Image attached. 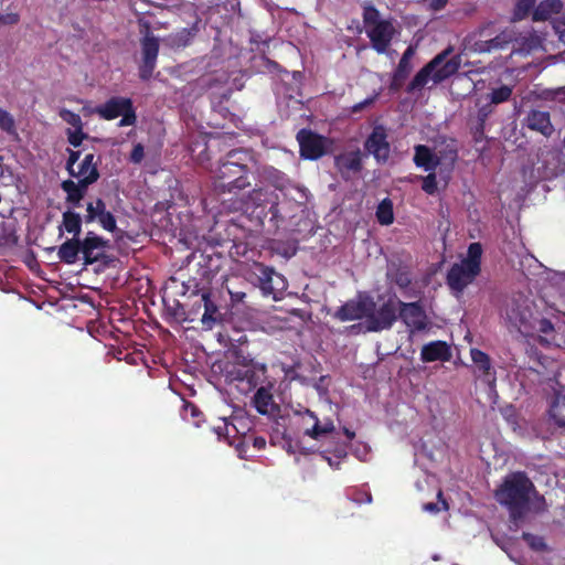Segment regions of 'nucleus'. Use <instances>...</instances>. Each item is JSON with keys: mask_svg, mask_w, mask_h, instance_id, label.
I'll use <instances>...</instances> for the list:
<instances>
[{"mask_svg": "<svg viewBox=\"0 0 565 565\" xmlns=\"http://www.w3.org/2000/svg\"><path fill=\"white\" fill-rule=\"evenodd\" d=\"M448 51L438 54L426 65L413 79V89L423 88L427 85H436L455 74L460 66L458 57L447 58Z\"/></svg>", "mask_w": 565, "mask_h": 565, "instance_id": "obj_4", "label": "nucleus"}, {"mask_svg": "<svg viewBox=\"0 0 565 565\" xmlns=\"http://www.w3.org/2000/svg\"><path fill=\"white\" fill-rule=\"evenodd\" d=\"M509 40L510 38H508L505 34H502L501 36H497L495 39L491 40L489 43L477 44L478 47L476 50L480 52H489L493 49L502 47L503 43H508Z\"/></svg>", "mask_w": 565, "mask_h": 565, "instance_id": "obj_36", "label": "nucleus"}, {"mask_svg": "<svg viewBox=\"0 0 565 565\" xmlns=\"http://www.w3.org/2000/svg\"><path fill=\"white\" fill-rule=\"evenodd\" d=\"M535 310L533 301L524 296L512 299L505 308V321L522 334H530L535 328Z\"/></svg>", "mask_w": 565, "mask_h": 565, "instance_id": "obj_6", "label": "nucleus"}, {"mask_svg": "<svg viewBox=\"0 0 565 565\" xmlns=\"http://www.w3.org/2000/svg\"><path fill=\"white\" fill-rule=\"evenodd\" d=\"M386 131L382 126H376L365 142L369 153L377 161H386L390 156V145L386 140Z\"/></svg>", "mask_w": 565, "mask_h": 565, "instance_id": "obj_15", "label": "nucleus"}, {"mask_svg": "<svg viewBox=\"0 0 565 565\" xmlns=\"http://www.w3.org/2000/svg\"><path fill=\"white\" fill-rule=\"evenodd\" d=\"M534 0H518L515 15L522 19L532 8Z\"/></svg>", "mask_w": 565, "mask_h": 565, "instance_id": "obj_39", "label": "nucleus"}, {"mask_svg": "<svg viewBox=\"0 0 565 565\" xmlns=\"http://www.w3.org/2000/svg\"><path fill=\"white\" fill-rule=\"evenodd\" d=\"M86 222H98L100 226L108 231L114 232L116 230V220L114 215L106 210L105 203L97 199L94 202L87 204Z\"/></svg>", "mask_w": 565, "mask_h": 565, "instance_id": "obj_14", "label": "nucleus"}, {"mask_svg": "<svg viewBox=\"0 0 565 565\" xmlns=\"http://www.w3.org/2000/svg\"><path fill=\"white\" fill-rule=\"evenodd\" d=\"M323 458L329 462L330 466H333V463H332V461H331V459L329 457L323 456Z\"/></svg>", "mask_w": 565, "mask_h": 565, "instance_id": "obj_56", "label": "nucleus"}, {"mask_svg": "<svg viewBox=\"0 0 565 565\" xmlns=\"http://www.w3.org/2000/svg\"><path fill=\"white\" fill-rule=\"evenodd\" d=\"M214 431L218 436V438L227 437V435L230 433L228 431V423H227V420L223 419L222 424L214 428Z\"/></svg>", "mask_w": 565, "mask_h": 565, "instance_id": "obj_43", "label": "nucleus"}, {"mask_svg": "<svg viewBox=\"0 0 565 565\" xmlns=\"http://www.w3.org/2000/svg\"><path fill=\"white\" fill-rule=\"evenodd\" d=\"M562 9L561 0H544L542 1L533 12V19L535 21H545L552 18Z\"/></svg>", "mask_w": 565, "mask_h": 565, "instance_id": "obj_24", "label": "nucleus"}, {"mask_svg": "<svg viewBox=\"0 0 565 565\" xmlns=\"http://www.w3.org/2000/svg\"><path fill=\"white\" fill-rule=\"evenodd\" d=\"M159 51V43L157 39L152 36L145 38L142 42V53L146 65L156 64L157 55Z\"/></svg>", "mask_w": 565, "mask_h": 565, "instance_id": "obj_30", "label": "nucleus"}, {"mask_svg": "<svg viewBox=\"0 0 565 565\" xmlns=\"http://www.w3.org/2000/svg\"><path fill=\"white\" fill-rule=\"evenodd\" d=\"M430 9L440 10L443 9L448 0H423Z\"/></svg>", "mask_w": 565, "mask_h": 565, "instance_id": "obj_44", "label": "nucleus"}, {"mask_svg": "<svg viewBox=\"0 0 565 565\" xmlns=\"http://www.w3.org/2000/svg\"><path fill=\"white\" fill-rule=\"evenodd\" d=\"M494 497L500 504L508 508L513 520L546 509L544 497L536 492L532 481L522 472L507 476L495 490Z\"/></svg>", "mask_w": 565, "mask_h": 565, "instance_id": "obj_1", "label": "nucleus"}, {"mask_svg": "<svg viewBox=\"0 0 565 565\" xmlns=\"http://www.w3.org/2000/svg\"><path fill=\"white\" fill-rule=\"evenodd\" d=\"M553 28L559 41L565 44V18L555 21Z\"/></svg>", "mask_w": 565, "mask_h": 565, "instance_id": "obj_41", "label": "nucleus"}, {"mask_svg": "<svg viewBox=\"0 0 565 565\" xmlns=\"http://www.w3.org/2000/svg\"><path fill=\"white\" fill-rule=\"evenodd\" d=\"M18 20H19V17L15 13H10V14L3 15L1 18V21L7 24H13V23L18 22Z\"/></svg>", "mask_w": 565, "mask_h": 565, "instance_id": "obj_49", "label": "nucleus"}, {"mask_svg": "<svg viewBox=\"0 0 565 565\" xmlns=\"http://www.w3.org/2000/svg\"><path fill=\"white\" fill-rule=\"evenodd\" d=\"M412 55H413V50H412L411 47H408V49L405 51V53H404V55H403V57H402V60H401V62H399V68H404V67H406L407 62H408V60L412 57Z\"/></svg>", "mask_w": 565, "mask_h": 565, "instance_id": "obj_47", "label": "nucleus"}, {"mask_svg": "<svg viewBox=\"0 0 565 565\" xmlns=\"http://www.w3.org/2000/svg\"><path fill=\"white\" fill-rule=\"evenodd\" d=\"M153 68H154V64H151V66L150 65H146V61L143 60V64H142L141 68H140L141 77L142 78H148L151 75Z\"/></svg>", "mask_w": 565, "mask_h": 565, "instance_id": "obj_46", "label": "nucleus"}, {"mask_svg": "<svg viewBox=\"0 0 565 565\" xmlns=\"http://www.w3.org/2000/svg\"><path fill=\"white\" fill-rule=\"evenodd\" d=\"M511 88L509 86H501L499 88L493 89L489 97L492 104H500L509 99L511 96Z\"/></svg>", "mask_w": 565, "mask_h": 565, "instance_id": "obj_35", "label": "nucleus"}, {"mask_svg": "<svg viewBox=\"0 0 565 565\" xmlns=\"http://www.w3.org/2000/svg\"><path fill=\"white\" fill-rule=\"evenodd\" d=\"M541 45H542V41H541L540 36H534V38L531 39V41L529 43V50L530 51L534 50V49H536V47H539Z\"/></svg>", "mask_w": 565, "mask_h": 565, "instance_id": "obj_51", "label": "nucleus"}, {"mask_svg": "<svg viewBox=\"0 0 565 565\" xmlns=\"http://www.w3.org/2000/svg\"><path fill=\"white\" fill-rule=\"evenodd\" d=\"M524 539L529 543V545H531L533 548H535V550L544 548V543L541 537L533 536L531 534H525Z\"/></svg>", "mask_w": 565, "mask_h": 565, "instance_id": "obj_42", "label": "nucleus"}, {"mask_svg": "<svg viewBox=\"0 0 565 565\" xmlns=\"http://www.w3.org/2000/svg\"><path fill=\"white\" fill-rule=\"evenodd\" d=\"M0 129L10 136H17L15 120L6 109L0 107Z\"/></svg>", "mask_w": 565, "mask_h": 565, "instance_id": "obj_33", "label": "nucleus"}, {"mask_svg": "<svg viewBox=\"0 0 565 565\" xmlns=\"http://www.w3.org/2000/svg\"><path fill=\"white\" fill-rule=\"evenodd\" d=\"M254 406L258 413L267 415L275 408L273 395L267 387H259L253 398Z\"/></svg>", "mask_w": 565, "mask_h": 565, "instance_id": "obj_23", "label": "nucleus"}, {"mask_svg": "<svg viewBox=\"0 0 565 565\" xmlns=\"http://www.w3.org/2000/svg\"><path fill=\"white\" fill-rule=\"evenodd\" d=\"M554 98L558 102H565V86L555 89Z\"/></svg>", "mask_w": 565, "mask_h": 565, "instance_id": "obj_50", "label": "nucleus"}, {"mask_svg": "<svg viewBox=\"0 0 565 565\" xmlns=\"http://www.w3.org/2000/svg\"><path fill=\"white\" fill-rule=\"evenodd\" d=\"M81 252V241L78 239H68L64 244L61 245L58 249L60 258L67 263L74 264L77 259V255Z\"/></svg>", "mask_w": 565, "mask_h": 565, "instance_id": "obj_26", "label": "nucleus"}, {"mask_svg": "<svg viewBox=\"0 0 565 565\" xmlns=\"http://www.w3.org/2000/svg\"><path fill=\"white\" fill-rule=\"evenodd\" d=\"M61 228L74 236H77L82 230V218L79 214L67 211L63 214Z\"/></svg>", "mask_w": 565, "mask_h": 565, "instance_id": "obj_29", "label": "nucleus"}, {"mask_svg": "<svg viewBox=\"0 0 565 565\" xmlns=\"http://www.w3.org/2000/svg\"><path fill=\"white\" fill-rule=\"evenodd\" d=\"M550 417L555 425L565 429V387L555 394L550 406Z\"/></svg>", "mask_w": 565, "mask_h": 565, "instance_id": "obj_22", "label": "nucleus"}, {"mask_svg": "<svg viewBox=\"0 0 565 565\" xmlns=\"http://www.w3.org/2000/svg\"><path fill=\"white\" fill-rule=\"evenodd\" d=\"M298 414L301 417V425L303 426V430L306 428L313 427L318 419V416L307 408L303 409L302 412H299Z\"/></svg>", "mask_w": 565, "mask_h": 565, "instance_id": "obj_37", "label": "nucleus"}, {"mask_svg": "<svg viewBox=\"0 0 565 565\" xmlns=\"http://www.w3.org/2000/svg\"><path fill=\"white\" fill-rule=\"evenodd\" d=\"M2 161H3V158L0 157V178L3 175Z\"/></svg>", "mask_w": 565, "mask_h": 565, "instance_id": "obj_55", "label": "nucleus"}, {"mask_svg": "<svg viewBox=\"0 0 565 565\" xmlns=\"http://www.w3.org/2000/svg\"><path fill=\"white\" fill-rule=\"evenodd\" d=\"M481 253L480 244L473 243L468 248L467 257L452 265L447 276L448 285L452 290L461 292L473 281L480 271Z\"/></svg>", "mask_w": 565, "mask_h": 565, "instance_id": "obj_3", "label": "nucleus"}, {"mask_svg": "<svg viewBox=\"0 0 565 565\" xmlns=\"http://www.w3.org/2000/svg\"><path fill=\"white\" fill-rule=\"evenodd\" d=\"M297 139L300 146V153L306 159H318L327 153L331 147V142L327 138L305 129L298 132Z\"/></svg>", "mask_w": 565, "mask_h": 565, "instance_id": "obj_12", "label": "nucleus"}, {"mask_svg": "<svg viewBox=\"0 0 565 565\" xmlns=\"http://www.w3.org/2000/svg\"><path fill=\"white\" fill-rule=\"evenodd\" d=\"M266 374V365L263 363L250 362L245 365L243 370L237 372V377L241 380H246L252 385H257L260 383Z\"/></svg>", "mask_w": 565, "mask_h": 565, "instance_id": "obj_21", "label": "nucleus"}, {"mask_svg": "<svg viewBox=\"0 0 565 565\" xmlns=\"http://www.w3.org/2000/svg\"><path fill=\"white\" fill-rule=\"evenodd\" d=\"M335 163L342 172L358 171L361 167V153L360 151L343 153L335 159Z\"/></svg>", "mask_w": 565, "mask_h": 565, "instance_id": "obj_25", "label": "nucleus"}, {"mask_svg": "<svg viewBox=\"0 0 565 565\" xmlns=\"http://www.w3.org/2000/svg\"><path fill=\"white\" fill-rule=\"evenodd\" d=\"M143 157H145L143 146L141 143L135 145V147L131 151V154H130V160L134 163H140L142 161Z\"/></svg>", "mask_w": 565, "mask_h": 565, "instance_id": "obj_40", "label": "nucleus"}, {"mask_svg": "<svg viewBox=\"0 0 565 565\" xmlns=\"http://www.w3.org/2000/svg\"><path fill=\"white\" fill-rule=\"evenodd\" d=\"M457 159V150L454 142H448L435 147L433 150L426 146H417L415 149V163L430 171L423 179V190L428 194H434L439 189V183L446 186L449 173L454 169Z\"/></svg>", "mask_w": 565, "mask_h": 565, "instance_id": "obj_2", "label": "nucleus"}, {"mask_svg": "<svg viewBox=\"0 0 565 565\" xmlns=\"http://www.w3.org/2000/svg\"><path fill=\"white\" fill-rule=\"evenodd\" d=\"M526 121L530 129L536 130L545 137L551 136L554 131L550 114L546 111L533 110L529 114Z\"/></svg>", "mask_w": 565, "mask_h": 565, "instance_id": "obj_20", "label": "nucleus"}, {"mask_svg": "<svg viewBox=\"0 0 565 565\" xmlns=\"http://www.w3.org/2000/svg\"><path fill=\"white\" fill-rule=\"evenodd\" d=\"M371 103H373V98H367L363 103L356 104L353 109L358 111L362 109L364 106L370 105Z\"/></svg>", "mask_w": 565, "mask_h": 565, "instance_id": "obj_53", "label": "nucleus"}, {"mask_svg": "<svg viewBox=\"0 0 565 565\" xmlns=\"http://www.w3.org/2000/svg\"><path fill=\"white\" fill-rule=\"evenodd\" d=\"M402 301L396 298H390L379 307L373 301V309L367 315L366 330L367 331H381L392 327L393 322L397 318Z\"/></svg>", "mask_w": 565, "mask_h": 565, "instance_id": "obj_7", "label": "nucleus"}, {"mask_svg": "<svg viewBox=\"0 0 565 565\" xmlns=\"http://www.w3.org/2000/svg\"><path fill=\"white\" fill-rule=\"evenodd\" d=\"M534 323L535 328L532 332L537 331L543 334H548L553 331V324L546 319H536V317H534Z\"/></svg>", "mask_w": 565, "mask_h": 565, "instance_id": "obj_38", "label": "nucleus"}, {"mask_svg": "<svg viewBox=\"0 0 565 565\" xmlns=\"http://www.w3.org/2000/svg\"><path fill=\"white\" fill-rule=\"evenodd\" d=\"M399 316L411 331H422L427 327V317L422 308L415 303H404L399 307Z\"/></svg>", "mask_w": 565, "mask_h": 565, "instance_id": "obj_16", "label": "nucleus"}, {"mask_svg": "<svg viewBox=\"0 0 565 565\" xmlns=\"http://www.w3.org/2000/svg\"><path fill=\"white\" fill-rule=\"evenodd\" d=\"M243 174L244 166L227 161L220 167L214 186L222 192L244 189L248 182Z\"/></svg>", "mask_w": 565, "mask_h": 565, "instance_id": "obj_10", "label": "nucleus"}, {"mask_svg": "<svg viewBox=\"0 0 565 565\" xmlns=\"http://www.w3.org/2000/svg\"><path fill=\"white\" fill-rule=\"evenodd\" d=\"M423 509L426 511V512H430V513H435V512H438L440 511V508L436 504V503H426Z\"/></svg>", "mask_w": 565, "mask_h": 565, "instance_id": "obj_52", "label": "nucleus"}, {"mask_svg": "<svg viewBox=\"0 0 565 565\" xmlns=\"http://www.w3.org/2000/svg\"><path fill=\"white\" fill-rule=\"evenodd\" d=\"M77 160L78 153L72 152L67 162L70 174L83 185L94 183L99 177L95 156L88 153L81 162Z\"/></svg>", "mask_w": 565, "mask_h": 565, "instance_id": "obj_11", "label": "nucleus"}, {"mask_svg": "<svg viewBox=\"0 0 565 565\" xmlns=\"http://www.w3.org/2000/svg\"><path fill=\"white\" fill-rule=\"evenodd\" d=\"M202 299L204 300V308H205V311L202 317V323L205 328L211 329L215 321V318L213 316L215 312V307L213 306L212 302H210L207 295L204 294L202 296Z\"/></svg>", "mask_w": 565, "mask_h": 565, "instance_id": "obj_34", "label": "nucleus"}, {"mask_svg": "<svg viewBox=\"0 0 565 565\" xmlns=\"http://www.w3.org/2000/svg\"><path fill=\"white\" fill-rule=\"evenodd\" d=\"M364 29L373 47L379 53H384L395 33L393 24L381 18L379 11L369 6L363 11Z\"/></svg>", "mask_w": 565, "mask_h": 565, "instance_id": "obj_5", "label": "nucleus"}, {"mask_svg": "<svg viewBox=\"0 0 565 565\" xmlns=\"http://www.w3.org/2000/svg\"><path fill=\"white\" fill-rule=\"evenodd\" d=\"M443 509H447V503L445 501H441Z\"/></svg>", "mask_w": 565, "mask_h": 565, "instance_id": "obj_58", "label": "nucleus"}, {"mask_svg": "<svg viewBox=\"0 0 565 565\" xmlns=\"http://www.w3.org/2000/svg\"><path fill=\"white\" fill-rule=\"evenodd\" d=\"M105 247L106 243L92 232L81 242V253L87 263L98 260L104 255Z\"/></svg>", "mask_w": 565, "mask_h": 565, "instance_id": "obj_18", "label": "nucleus"}, {"mask_svg": "<svg viewBox=\"0 0 565 565\" xmlns=\"http://www.w3.org/2000/svg\"><path fill=\"white\" fill-rule=\"evenodd\" d=\"M335 429V426L332 420H324L320 422L319 418L317 419L313 427L306 428L305 435L315 439L320 440L322 437L327 436L328 434L333 433Z\"/></svg>", "mask_w": 565, "mask_h": 565, "instance_id": "obj_28", "label": "nucleus"}, {"mask_svg": "<svg viewBox=\"0 0 565 565\" xmlns=\"http://www.w3.org/2000/svg\"><path fill=\"white\" fill-rule=\"evenodd\" d=\"M376 218L382 225H390L394 221L393 205L388 200H383L376 210Z\"/></svg>", "mask_w": 565, "mask_h": 565, "instance_id": "obj_31", "label": "nucleus"}, {"mask_svg": "<svg viewBox=\"0 0 565 565\" xmlns=\"http://www.w3.org/2000/svg\"><path fill=\"white\" fill-rule=\"evenodd\" d=\"M252 275L256 277L263 294L265 296H271L275 300L279 299L287 289L285 277L263 264H255L252 269Z\"/></svg>", "mask_w": 565, "mask_h": 565, "instance_id": "obj_9", "label": "nucleus"}, {"mask_svg": "<svg viewBox=\"0 0 565 565\" xmlns=\"http://www.w3.org/2000/svg\"><path fill=\"white\" fill-rule=\"evenodd\" d=\"M420 358L424 362H446L451 358V350L444 341H433L423 347Z\"/></svg>", "mask_w": 565, "mask_h": 565, "instance_id": "obj_19", "label": "nucleus"}, {"mask_svg": "<svg viewBox=\"0 0 565 565\" xmlns=\"http://www.w3.org/2000/svg\"><path fill=\"white\" fill-rule=\"evenodd\" d=\"M252 199L255 205H262L267 201L262 190H255Z\"/></svg>", "mask_w": 565, "mask_h": 565, "instance_id": "obj_45", "label": "nucleus"}, {"mask_svg": "<svg viewBox=\"0 0 565 565\" xmlns=\"http://www.w3.org/2000/svg\"><path fill=\"white\" fill-rule=\"evenodd\" d=\"M256 444H258V445L265 444V440H260V441L256 440Z\"/></svg>", "mask_w": 565, "mask_h": 565, "instance_id": "obj_60", "label": "nucleus"}, {"mask_svg": "<svg viewBox=\"0 0 565 565\" xmlns=\"http://www.w3.org/2000/svg\"><path fill=\"white\" fill-rule=\"evenodd\" d=\"M256 444H258V445L265 444V440H260V441L256 440Z\"/></svg>", "mask_w": 565, "mask_h": 565, "instance_id": "obj_61", "label": "nucleus"}, {"mask_svg": "<svg viewBox=\"0 0 565 565\" xmlns=\"http://www.w3.org/2000/svg\"><path fill=\"white\" fill-rule=\"evenodd\" d=\"M256 444H258V445L265 444V440H260V441L256 440Z\"/></svg>", "mask_w": 565, "mask_h": 565, "instance_id": "obj_59", "label": "nucleus"}, {"mask_svg": "<svg viewBox=\"0 0 565 565\" xmlns=\"http://www.w3.org/2000/svg\"><path fill=\"white\" fill-rule=\"evenodd\" d=\"M345 435L348 436L349 439H352L354 437V434L348 429H345Z\"/></svg>", "mask_w": 565, "mask_h": 565, "instance_id": "obj_54", "label": "nucleus"}, {"mask_svg": "<svg viewBox=\"0 0 565 565\" xmlns=\"http://www.w3.org/2000/svg\"><path fill=\"white\" fill-rule=\"evenodd\" d=\"M299 192H300V196L305 199L306 198L305 191L303 190H299Z\"/></svg>", "mask_w": 565, "mask_h": 565, "instance_id": "obj_57", "label": "nucleus"}, {"mask_svg": "<svg viewBox=\"0 0 565 565\" xmlns=\"http://www.w3.org/2000/svg\"><path fill=\"white\" fill-rule=\"evenodd\" d=\"M62 188L67 194V201L77 205L84 196L87 185H83L78 181L67 180L62 183Z\"/></svg>", "mask_w": 565, "mask_h": 565, "instance_id": "obj_27", "label": "nucleus"}, {"mask_svg": "<svg viewBox=\"0 0 565 565\" xmlns=\"http://www.w3.org/2000/svg\"><path fill=\"white\" fill-rule=\"evenodd\" d=\"M60 117L70 126L67 129L70 143L74 147H78L85 138L79 115L68 109H61Z\"/></svg>", "mask_w": 565, "mask_h": 565, "instance_id": "obj_17", "label": "nucleus"}, {"mask_svg": "<svg viewBox=\"0 0 565 565\" xmlns=\"http://www.w3.org/2000/svg\"><path fill=\"white\" fill-rule=\"evenodd\" d=\"M95 113L107 120L121 116L119 121L120 127L132 126L136 122V114L132 103L126 97H113L104 105L98 106L95 109Z\"/></svg>", "mask_w": 565, "mask_h": 565, "instance_id": "obj_8", "label": "nucleus"}, {"mask_svg": "<svg viewBox=\"0 0 565 565\" xmlns=\"http://www.w3.org/2000/svg\"><path fill=\"white\" fill-rule=\"evenodd\" d=\"M395 281L398 286L406 287L409 282V277L406 273H401Z\"/></svg>", "mask_w": 565, "mask_h": 565, "instance_id": "obj_48", "label": "nucleus"}, {"mask_svg": "<svg viewBox=\"0 0 565 565\" xmlns=\"http://www.w3.org/2000/svg\"><path fill=\"white\" fill-rule=\"evenodd\" d=\"M470 356H471L472 362L478 366V369L482 373H484V374L489 373V371L491 369V363H490L489 356L484 352H482L478 349H471Z\"/></svg>", "mask_w": 565, "mask_h": 565, "instance_id": "obj_32", "label": "nucleus"}, {"mask_svg": "<svg viewBox=\"0 0 565 565\" xmlns=\"http://www.w3.org/2000/svg\"><path fill=\"white\" fill-rule=\"evenodd\" d=\"M373 309V300L364 295H359L355 299L348 301L335 313L341 321H351L355 319L367 320V315Z\"/></svg>", "mask_w": 565, "mask_h": 565, "instance_id": "obj_13", "label": "nucleus"}]
</instances>
